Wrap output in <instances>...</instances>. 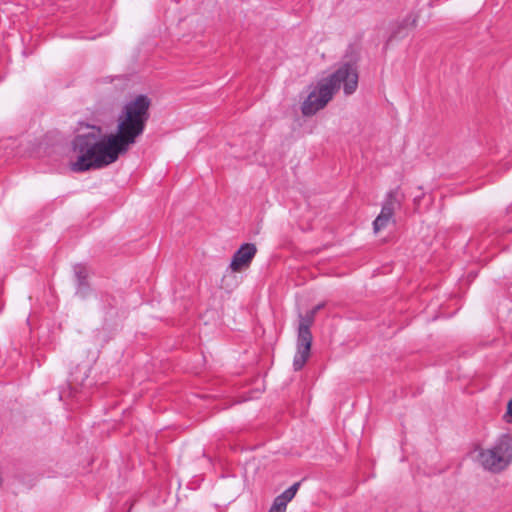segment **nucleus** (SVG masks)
<instances>
[{
  "mask_svg": "<svg viewBox=\"0 0 512 512\" xmlns=\"http://www.w3.org/2000/svg\"><path fill=\"white\" fill-rule=\"evenodd\" d=\"M257 252L256 246L252 243H245L234 253L230 268L234 272L241 271L250 265Z\"/></svg>",
  "mask_w": 512,
  "mask_h": 512,
  "instance_id": "obj_6",
  "label": "nucleus"
},
{
  "mask_svg": "<svg viewBox=\"0 0 512 512\" xmlns=\"http://www.w3.org/2000/svg\"><path fill=\"white\" fill-rule=\"evenodd\" d=\"M315 321L313 312L307 311L305 315L299 314V324L297 329V351L293 359V367L295 371L303 368L310 356L312 345L311 326Z\"/></svg>",
  "mask_w": 512,
  "mask_h": 512,
  "instance_id": "obj_4",
  "label": "nucleus"
},
{
  "mask_svg": "<svg viewBox=\"0 0 512 512\" xmlns=\"http://www.w3.org/2000/svg\"><path fill=\"white\" fill-rule=\"evenodd\" d=\"M324 307V304H318L316 305L314 308H312L311 310H309V312H313V315L316 317V314L319 310H321L322 308Z\"/></svg>",
  "mask_w": 512,
  "mask_h": 512,
  "instance_id": "obj_11",
  "label": "nucleus"
},
{
  "mask_svg": "<svg viewBox=\"0 0 512 512\" xmlns=\"http://www.w3.org/2000/svg\"><path fill=\"white\" fill-rule=\"evenodd\" d=\"M300 485H301V482L294 483L292 486H290L288 489H286L283 493L278 495L274 499V502H276L286 508L287 504L295 497Z\"/></svg>",
  "mask_w": 512,
  "mask_h": 512,
  "instance_id": "obj_8",
  "label": "nucleus"
},
{
  "mask_svg": "<svg viewBox=\"0 0 512 512\" xmlns=\"http://www.w3.org/2000/svg\"><path fill=\"white\" fill-rule=\"evenodd\" d=\"M358 85V74L350 64H344L332 75L322 79L301 105V112L304 116H312L323 109L332 99L333 94L343 86L344 93L351 95Z\"/></svg>",
  "mask_w": 512,
  "mask_h": 512,
  "instance_id": "obj_2",
  "label": "nucleus"
},
{
  "mask_svg": "<svg viewBox=\"0 0 512 512\" xmlns=\"http://www.w3.org/2000/svg\"><path fill=\"white\" fill-rule=\"evenodd\" d=\"M149 107V98L138 95L124 105L117 119L116 134L105 135L100 127L92 126L87 132L77 135L72 141L76 160L71 162V170L84 172L114 163L143 134L149 119Z\"/></svg>",
  "mask_w": 512,
  "mask_h": 512,
  "instance_id": "obj_1",
  "label": "nucleus"
},
{
  "mask_svg": "<svg viewBox=\"0 0 512 512\" xmlns=\"http://www.w3.org/2000/svg\"><path fill=\"white\" fill-rule=\"evenodd\" d=\"M285 511H286L285 507L281 506L280 504H278L276 502H273V504L268 512H285Z\"/></svg>",
  "mask_w": 512,
  "mask_h": 512,
  "instance_id": "obj_10",
  "label": "nucleus"
},
{
  "mask_svg": "<svg viewBox=\"0 0 512 512\" xmlns=\"http://www.w3.org/2000/svg\"><path fill=\"white\" fill-rule=\"evenodd\" d=\"M410 22H409V19H405L399 26H398V29L396 31H393L392 34H391V39L393 38H401L404 36V33L403 31L407 29V27L409 26Z\"/></svg>",
  "mask_w": 512,
  "mask_h": 512,
  "instance_id": "obj_9",
  "label": "nucleus"
},
{
  "mask_svg": "<svg viewBox=\"0 0 512 512\" xmlns=\"http://www.w3.org/2000/svg\"><path fill=\"white\" fill-rule=\"evenodd\" d=\"M477 461L488 472L498 474L512 464V435H500L488 448L478 450Z\"/></svg>",
  "mask_w": 512,
  "mask_h": 512,
  "instance_id": "obj_3",
  "label": "nucleus"
},
{
  "mask_svg": "<svg viewBox=\"0 0 512 512\" xmlns=\"http://www.w3.org/2000/svg\"><path fill=\"white\" fill-rule=\"evenodd\" d=\"M397 204V192L390 191L387 194L385 202L383 203L380 214L376 217V219L373 222V229L375 233L384 229L388 225V223L392 219Z\"/></svg>",
  "mask_w": 512,
  "mask_h": 512,
  "instance_id": "obj_5",
  "label": "nucleus"
},
{
  "mask_svg": "<svg viewBox=\"0 0 512 512\" xmlns=\"http://www.w3.org/2000/svg\"><path fill=\"white\" fill-rule=\"evenodd\" d=\"M507 413L512 415V399L507 404Z\"/></svg>",
  "mask_w": 512,
  "mask_h": 512,
  "instance_id": "obj_12",
  "label": "nucleus"
},
{
  "mask_svg": "<svg viewBox=\"0 0 512 512\" xmlns=\"http://www.w3.org/2000/svg\"><path fill=\"white\" fill-rule=\"evenodd\" d=\"M74 275L77 281V290L76 294L80 296L81 298H84L87 296L89 291V286L87 283L88 278V270L87 268L82 264H77L73 268Z\"/></svg>",
  "mask_w": 512,
  "mask_h": 512,
  "instance_id": "obj_7",
  "label": "nucleus"
}]
</instances>
